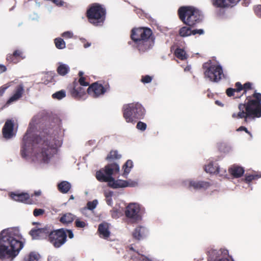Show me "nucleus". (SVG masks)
Returning <instances> with one entry per match:
<instances>
[{
    "instance_id": "f257e3e1",
    "label": "nucleus",
    "mask_w": 261,
    "mask_h": 261,
    "mask_svg": "<svg viewBox=\"0 0 261 261\" xmlns=\"http://www.w3.org/2000/svg\"><path fill=\"white\" fill-rule=\"evenodd\" d=\"M34 132H27L23 136L20 150L21 156L25 158L29 154H34L40 161L48 163L57 153V148L61 146L62 141L48 135L47 133L41 138Z\"/></svg>"
},
{
    "instance_id": "f03ea898",
    "label": "nucleus",
    "mask_w": 261,
    "mask_h": 261,
    "mask_svg": "<svg viewBox=\"0 0 261 261\" xmlns=\"http://www.w3.org/2000/svg\"><path fill=\"white\" fill-rule=\"evenodd\" d=\"M25 239L18 229H4L0 233V259H13L23 248Z\"/></svg>"
},
{
    "instance_id": "7ed1b4c3",
    "label": "nucleus",
    "mask_w": 261,
    "mask_h": 261,
    "mask_svg": "<svg viewBox=\"0 0 261 261\" xmlns=\"http://www.w3.org/2000/svg\"><path fill=\"white\" fill-rule=\"evenodd\" d=\"M253 97L256 100H251L246 105L240 104L238 112L232 114L233 118H252L261 117V94L254 93Z\"/></svg>"
},
{
    "instance_id": "20e7f679",
    "label": "nucleus",
    "mask_w": 261,
    "mask_h": 261,
    "mask_svg": "<svg viewBox=\"0 0 261 261\" xmlns=\"http://www.w3.org/2000/svg\"><path fill=\"white\" fill-rule=\"evenodd\" d=\"M151 34V30L149 29L135 28L132 31L131 38L137 44L139 49L144 51L150 47L149 37Z\"/></svg>"
},
{
    "instance_id": "39448f33",
    "label": "nucleus",
    "mask_w": 261,
    "mask_h": 261,
    "mask_svg": "<svg viewBox=\"0 0 261 261\" xmlns=\"http://www.w3.org/2000/svg\"><path fill=\"white\" fill-rule=\"evenodd\" d=\"M178 14L182 22L189 26L194 25L202 17L199 10L191 6L180 7L178 10Z\"/></svg>"
},
{
    "instance_id": "423d86ee",
    "label": "nucleus",
    "mask_w": 261,
    "mask_h": 261,
    "mask_svg": "<svg viewBox=\"0 0 261 261\" xmlns=\"http://www.w3.org/2000/svg\"><path fill=\"white\" fill-rule=\"evenodd\" d=\"M145 110L139 103H129L123 107V116L127 122L133 123L144 114Z\"/></svg>"
},
{
    "instance_id": "0eeeda50",
    "label": "nucleus",
    "mask_w": 261,
    "mask_h": 261,
    "mask_svg": "<svg viewBox=\"0 0 261 261\" xmlns=\"http://www.w3.org/2000/svg\"><path fill=\"white\" fill-rule=\"evenodd\" d=\"M119 166L116 163L108 164L96 173V178L100 182H109L113 180V175L119 172Z\"/></svg>"
},
{
    "instance_id": "6e6552de",
    "label": "nucleus",
    "mask_w": 261,
    "mask_h": 261,
    "mask_svg": "<svg viewBox=\"0 0 261 261\" xmlns=\"http://www.w3.org/2000/svg\"><path fill=\"white\" fill-rule=\"evenodd\" d=\"M87 14L89 22L95 25H98L105 20L106 11L101 6L95 4L88 10Z\"/></svg>"
},
{
    "instance_id": "1a4fd4ad",
    "label": "nucleus",
    "mask_w": 261,
    "mask_h": 261,
    "mask_svg": "<svg viewBox=\"0 0 261 261\" xmlns=\"http://www.w3.org/2000/svg\"><path fill=\"white\" fill-rule=\"evenodd\" d=\"M49 242L55 248H59L67 241V234L64 228L50 230L48 238Z\"/></svg>"
},
{
    "instance_id": "9d476101",
    "label": "nucleus",
    "mask_w": 261,
    "mask_h": 261,
    "mask_svg": "<svg viewBox=\"0 0 261 261\" xmlns=\"http://www.w3.org/2000/svg\"><path fill=\"white\" fill-rule=\"evenodd\" d=\"M204 67L206 68L204 72V77L210 81L218 82L224 76L222 68L220 65H212L207 67L204 65Z\"/></svg>"
},
{
    "instance_id": "9b49d317",
    "label": "nucleus",
    "mask_w": 261,
    "mask_h": 261,
    "mask_svg": "<svg viewBox=\"0 0 261 261\" xmlns=\"http://www.w3.org/2000/svg\"><path fill=\"white\" fill-rule=\"evenodd\" d=\"M206 254L208 256L207 261H234L229 255L228 251L226 249H210Z\"/></svg>"
},
{
    "instance_id": "f8f14e48",
    "label": "nucleus",
    "mask_w": 261,
    "mask_h": 261,
    "mask_svg": "<svg viewBox=\"0 0 261 261\" xmlns=\"http://www.w3.org/2000/svg\"><path fill=\"white\" fill-rule=\"evenodd\" d=\"M50 230V226L47 225L43 228H33L30 231L29 234L34 240L47 239L48 241Z\"/></svg>"
},
{
    "instance_id": "ddd939ff",
    "label": "nucleus",
    "mask_w": 261,
    "mask_h": 261,
    "mask_svg": "<svg viewBox=\"0 0 261 261\" xmlns=\"http://www.w3.org/2000/svg\"><path fill=\"white\" fill-rule=\"evenodd\" d=\"M140 207L139 204L137 203H130L126 207L125 214L127 218L136 222L140 219Z\"/></svg>"
},
{
    "instance_id": "4468645a",
    "label": "nucleus",
    "mask_w": 261,
    "mask_h": 261,
    "mask_svg": "<svg viewBox=\"0 0 261 261\" xmlns=\"http://www.w3.org/2000/svg\"><path fill=\"white\" fill-rule=\"evenodd\" d=\"M106 91V88L97 83L93 84L87 89L88 93L93 97H97L103 94Z\"/></svg>"
},
{
    "instance_id": "2eb2a0df",
    "label": "nucleus",
    "mask_w": 261,
    "mask_h": 261,
    "mask_svg": "<svg viewBox=\"0 0 261 261\" xmlns=\"http://www.w3.org/2000/svg\"><path fill=\"white\" fill-rule=\"evenodd\" d=\"M108 182L109 186L113 189L125 188L127 187H135L137 185V183L135 181L130 182L121 179L115 180L114 178H113V180H111Z\"/></svg>"
},
{
    "instance_id": "dca6fc26",
    "label": "nucleus",
    "mask_w": 261,
    "mask_h": 261,
    "mask_svg": "<svg viewBox=\"0 0 261 261\" xmlns=\"http://www.w3.org/2000/svg\"><path fill=\"white\" fill-rule=\"evenodd\" d=\"M240 0H211L212 5L216 8H226L233 7Z\"/></svg>"
},
{
    "instance_id": "f3484780",
    "label": "nucleus",
    "mask_w": 261,
    "mask_h": 261,
    "mask_svg": "<svg viewBox=\"0 0 261 261\" xmlns=\"http://www.w3.org/2000/svg\"><path fill=\"white\" fill-rule=\"evenodd\" d=\"M11 198L17 201L22 202L25 203L32 204L30 197L27 193H11L10 194Z\"/></svg>"
},
{
    "instance_id": "a211bd4d",
    "label": "nucleus",
    "mask_w": 261,
    "mask_h": 261,
    "mask_svg": "<svg viewBox=\"0 0 261 261\" xmlns=\"http://www.w3.org/2000/svg\"><path fill=\"white\" fill-rule=\"evenodd\" d=\"M24 89L22 85H19L16 89L14 94L8 99L7 105H10L19 99L23 93Z\"/></svg>"
},
{
    "instance_id": "6ab92c4d",
    "label": "nucleus",
    "mask_w": 261,
    "mask_h": 261,
    "mask_svg": "<svg viewBox=\"0 0 261 261\" xmlns=\"http://www.w3.org/2000/svg\"><path fill=\"white\" fill-rule=\"evenodd\" d=\"M147 233V230L143 226H138L133 232V237L137 240H140L144 238Z\"/></svg>"
},
{
    "instance_id": "aec40b11",
    "label": "nucleus",
    "mask_w": 261,
    "mask_h": 261,
    "mask_svg": "<svg viewBox=\"0 0 261 261\" xmlns=\"http://www.w3.org/2000/svg\"><path fill=\"white\" fill-rule=\"evenodd\" d=\"M98 231L101 238L103 239L108 238L110 236L109 224L107 222L100 223L98 226Z\"/></svg>"
},
{
    "instance_id": "412c9836",
    "label": "nucleus",
    "mask_w": 261,
    "mask_h": 261,
    "mask_svg": "<svg viewBox=\"0 0 261 261\" xmlns=\"http://www.w3.org/2000/svg\"><path fill=\"white\" fill-rule=\"evenodd\" d=\"M228 171L233 177L239 178L243 175L245 170L243 167L233 165L229 168Z\"/></svg>"
},
{
    "instance_id": "4be33fe9",
    "label": "nucleus",
    "mask_w": 261,
    "mask_h": 261,
    "mask_svg": "<svg viewBox=\"0 0 261 261\" xmlns=\"http://www.w3.org/2000/svg\"><path fill=\"white\" fill-rule=\"evenodd\" d=\"M211 186L209 182L205 181L191 180L189 182V187H192L195 190L206 189Z\"/></svg>"
},
{
    "instance_id": "5701e85b",
    "label": "nucleus",
    "mask_w": 261,
    "mask_h": 261,
    "mask_svg": "<svg viewBox=\"0 0 261 261\" xmlns=\"http://www.w3.org/2000/svg\"><path fill=\"white\" fill-rule=\"evenodd\" d=\"M204 170L206 172L210 174H219L223 175V174L221 173L220 169L217 164L210 163L205 166Z\"/></svg>"
},
{
    "instance_id": "b1692460",
    "label": "nucleus",
    "mask_w": 261,
    "mask_h": 261,
    "mask_svg": "<svg viewBox=\"0 0 261 261\" xmlns=\"http://www.w3.org/2000/svg\"><path fill=\"white\" fill-rule=\"evenodd\" d=\"M71 188L70 182L67 181H62L58 185V189L62 193H68Z\"/></svg>"
},
{
    "instance_id": "393cba45",
    "label": "nucleus",
    "mask_w": 261,
    "mask_h": 261,
    "mask_svg": "<svg viewBox=\"0 0 261 261\" xmlns=\"http://www.w3.org/2000/svg\"><path fill=\"white\" fill-rule=\"evenodd\" d=\"M75 216L71 213L64 214L60 219V221L64 224L71 223L75 219Z\"/></svg>"
},
{
    "instance_id": "a878e982",
    "label": "nucleus",
    "mask_w": 261,
    "mask_h": 261,
    "mask_svg": "<svg viewBox=\"0 0 261 261\" xmlns=\"http://www.w3.org/2000/svg\"><path fill=\"white\" fill-rule=\"evenodd\" d=\"M133 167V162L130 160H128L123 165L122 167V169L123 170V173L122 175L124 177H126V176L130 172L132 168Z\"/></svg>"
},
{
    "instance_id": "bb28decb",
    "label": "nucleus",
    "mask_w": 261,
    "mask_h": 261,
    "mask_svg": "<svg viewBox=\"0 0 261 261\" xmlns=\"http://www.w3.org/2000/svg\"><path fill=\"white\" fill-rule=\"evenodd\" d=\"M121 155L119 154L117 150H112L108 154L106 160L108 161L120 159Z\"/></svg>"
},
{
    "instance_id": "cd10ccee",
    "label": "nucleus",
    "mask_w": 261,
    "mask_h": 261,
    "mask_svg": "<svg viewBox=\"0 0 261 261\" xmlns=\"http://www.w3.org/2000/svg\"><path fill=\"white\" fill-rule=\"evenodd\" d=\"M69 70V68L68 66L65 64L60 63L59 66L58 67L57 71L59 74L62 75H64Z\"/></svg>"
},
{
    "instance_id": "c85d7f7f",
    "label": "nucleus",
    "mask_w": 261,
    "mask_h": 261,
    "mask_svg": "<svg viewBox=\"0 0 261 261\" xmlns=\"http://www.w3.org/2000/svg\"><path fill=\"white\" fill-rule=\"evenodd\" d=\"M39 257V254L31 252L24 258L23 261H38Z\"/></svg>"
},
{
    "instance_id": "c756f323",
    "label": "nucleus",
    "mask_w": 261,
    "mask_h": 261,
    "mask_svg": "<svg viewBox=\"0 0 261 261\" xmlns=\"http://www.w3.org/2000/svg\"><path fill=\"white\" fill-rule=\"evenodd\" d=\"M179 34L181 37H188L192 34V31L189 27H184L179 30Z\"/></svg>"
},
{
    "instance_id": "7c9ffc66",
    "label": "nucleus",
    "mask_w": 261,
    "mask_h": 261,
    "mask_svg": "<svg viewBox=\"0 0 261 261\" xmlns=\"http://www.w3.org/2000/svg\"><path fill=\"white\" fill-rule=\"evenodd\" d=\"M175 54L176 57L180 60H185L187 58L185 51L181 48H177L175 51Z\"/></svg>"
},
{
    "instance_id": "2f4dec72",
    "label": "nucleus",
    "mask_w": 261,
    "mask_h": 261,
    "mask_svg": "<svg viewBox=\"0 0 261 261\" xmlns=\"http://www.w3.org/2000/svg\"><path fill=\"white\" fill-rule=\"evenodd\" d=\"M55 43L56 47L59 49H63L65 48V42L62 38H59L55 39Z\"/></svg>"
},
{
    "instance_id": "473e14b6",
    "label": "nucleus",
    "mask_w": 261,
    "mask_h": 261,
    "mask_svg": "<svg viewBox=\"0 0 261 261\" xmlns=\"http://www.w3.org/2000/svg\"><path fill=\"white\" fill-rule=\"evenodd\" d=\"M14 127V123L11 120H7L2 130H13Z\"/></svg>"
},
{
    "instance_id": "72a5a7b5",
    "label": "nucleus",
    "mask_w": 261,
    "mask_h": 261,
    "mask_svg": "<svg viewBox=\"0 0 261 261\" xmlns=\"http://www.w3.org/2000/svg\"><path fill=\"white\" fill-rule=\"evenodd\" d=\"M260 177V176L257 174H246L245 175V180L247 183L252 181L253 180L257 179Z\"/></svg>"
},
{
    "instance_id": "f704fd0d",
    "label": "nucleus",
    "mask_w": 261,
    "mask_h": 261,
    "mask_svg": "<svg viewBox=\"0 0 261 261\" xmlns=\"http://www.w3.org/2000/svg\"><path fill=\"white\" fill-rule=\"evenodd\" d=\"M65 92L63 90L57 92L53 94V97L55 99H57L58 100L62 99L63 98L65 97Z\"/></svg>"
},
{
    "instance_id": "c9c22d12",
    "label": "nucleus",
    "mask_w": 261,
    "mask_h": 261,
    "mask_svg": "<svg viewBox=\"0 0 261 261\" xmlns=\"http://www.w3.org/2000/svg\"><path fill=\"white\" fill-rule=\"evenodd\" d=\"M38 122L39 120L38 118L34 117L32 119L29 125V128L31 130L37 128V125L38 124Z\"/></svg>"
},
{
    "instance_id": "e433bc0d",
    "label": "nucleus",
    "mask_w": 261,
    "mask_h": 261,
    "mask_svg": "<svg viewBox=\"0 0 261 261\" xmlns=\"http://www.w3.org/2000/svg\"><path fill=\"white\" fill-rule=\"evenodd\" d=\"M16 132H3V138L6 140L10 139L16 135Z\"/></svg>"
},
{
    "instance_id": "4c0bfd02",
    "label": "nucleus",
    "mask_w": 261,
    "mask_h": 261,
    "mask_svg": "<svg viewBox=\"0 0 261 261\" xmlns=\"http://www.w3.org/2000/svg\"><path fill=\"white\" fill-rule=\"evenodd\" d=\"M98 201L97 200L89 201L87 203V208L89 210H93L96 207Z\"/></svg>"
},
{
    "instance_id": "58836bf2",
    "label": "nucleus",
    "mask_w": 261,
    "mask_h": 261,
    "mask_svg": "<svg viewBox=\"0 0 261 261\" xmlns=\"http://www.w3.org/2000/svg\"><path fill=\"white\" fill-rule=\"evenodd\" d=\"M84 92V91L83 90V89L80 87L79 90L78 88L74 89L72 92V95L74 97H81Z\"/></svg>"
},
{
    "instance_id": "ea45409f",
    "label": "nucleus",
    "mask_w": 261,
    "mask_h": 261,
    "mask_svg": "<svg viewBox=\"0 0 261 261\" xmlns=\"http://www.w3.org/2000/svg\"><path fill=\"white\" fill-rule=\"evenodd\" d=\"M75 225L78 228H84L86 226L85 222L81 221L80 219H76L75 221Z\"/></svg>"
},
{
    "instance_id": "a19ab883",
    "label": "nucleus",
    "mask_w": 261,
    "mask_h": 261,
    "mask_svg": "<svg viewBox=\"0 0 261 261\" xmlns=\"http://www.w3.org/2000/svg\"><path fill=\"white\" fill-rule=\"evenodd\" d=\"M61 36L65 39H69L73 37V33L71 31H66L63 33Z\"/></svg>"
},
{
    "instance_id": "79ce46f5",
    "label": "nucleus",
    "mask_w": 261,
    "mask_h": 261,
    "mask_svg": "<svg viewBox=\"0 0 261 261\" xmlns=\"http://www.w3.org/2000/svg\"><path fill=\"white\" fill-rule=\"evenodd\" d=\"M146 127H147L146 124L143 122H141V121L138 122V123L137 124V129L141 130H145L146 129Z\"/></svg>"
},
{
    "instance_id": "37998d69",
    "label": "nucleus",
    "mask_w": 261,
    "mask_h": 261,
    "mask_svg": "<svg viewBox=\"0 0 261 261\" xmlns=\"http://www.w3.org/2000/svg\"><path fill=\"white\" fill-rule=\"evenodd\" d=\"M44 213V210L41 208H35L33 211V215L37 217L43 215Z\"/></svg>"
},
{
    "instance_id": "c03bdc74",
    "label": "nucleus",
    "mask_w": 261,
    "mask_h": 261,
    "mask_svg": "<svg viewBox=\"0 0 261 261\" xmlns=\"http://www.w3.org/2000/svg\"><path fill=\"white\" fill-rule=\"evenodd\" d=\"M11 86L10 83L7 84L0 88V96H2L6 90Z\"/></svg>"
},
{
    "instance_id": "a18cd8bd",
    "label": "nucleus",
    "mask_w": 261,
    "mask_h": 261,
    "mask_svg": "<svg viewBox=\"0 0 261 261\" xmlns=\"http://www.w3.org/2000/svg\"><path fill=\"white\" fill-rule=\"evenodd\" d=\"M151 80H152L151 77L149 75H146L145 76H143V77H142V78L141 79V81L143 83H149L151 82Z\"/></svg>"
},
{
    "instance_id": "49530a36",
    "label": "nucleus",
    "mask_w": 261,
    "mask_h": 261,
    "mask_svg": "<svg viewBox=\"0 0 261 261\" xmlns=\"http://www.w3.org/2000/svg\"><path fill=\"white\" fill-rule=\"evenodd\" d=\"M235 89L228 88L226 90V94L228 96H231L234 92H236Z\"/></svg>"
},
{
    "instance_id": "de8ad7c7",
    "label": "nucleus",
    "mask_w": 261,
    "mask_h": 261,
    "mask_svg": "<svg viewBox=\"0 0 261 261\" xmlns=\"http://www.w3.org/2000/svg\"><path fill=\"white\" fill-rule=\"evenodd\" d=\"M256 14L261 17V5L257 6L255 9Z\"/></svg>"
},
{
    "instance_id": "09e8293b",
    "label": "nucleus",
    "mask_w": 261,
    "mask_h": 261,
    "mask_svg": "<svg viewBox=\"0 0 261 261\" xmlns=\"http://www.w3.org/2000/svg\"><path fill=\"white\" fill-rule=\"evenodd\" d=\"M236 87L237 88V89H236V91L237 92H239L243 89V86L241 85V84L239 82L236 83Z\"/></svg>"
},
{
    "instance_id": "8fccbe9b",
    "label": "nucleus",
    "mask_w": 261,
    "mask_h": 261,
    "mask_svg": "<svg viewBox=\"0 0 261 261\" xmlns=\"http://www.w3.org/2000/svg\"><path fill=\"white\" fill-rule=\"evenodd\" d=\"M65 230H66V233L67 234V236L68 235V237L70 238V239H72L73 238V233L72 231L71 230H69V229H65Z\"/></svg>"
},
{
    "instance_id": "3c124183",
    "label": "nucleus",
    "mask_w": 261,
    "mask_h": 261,
    "mask_svg": "<svg viewBox=\"0 0 261 261\" xmlns=\"http://www.w3.org/2000/svg\"><path fill=\"white\" fill-rule=\"evenodd\" d=\"M79 82L82 86H87L88 85V84L85 81V79L83 77H80Z\"/></svg>"
},
{
    "instance_id": "603ef678",
    "label": "nucleus",
    "mask_w": 261,
    "mask_h": 261,
    "mask_svg": "<svg viewBox=\"0 0 261 261\" xmlns=\"http://www.w3.org/2000/svg\"><path fill=\"white\" fill-rule=\"evenodd\" d=\"M139 255L140 256V260L141 261H151L150 259L143 255L139 254Z\"/></svg>"
},
{
    "instance_id": "864d4df0",
    "label": "nucleus",
    "mask_w": 261,
    "mask_h": 261,
    "mask_svg": "<svg viewBox=\"0 0 261 261\" xmlns=\"http://www.w3.org/2000/svg\"><path fill=\"white\" fill-rule=\"evenodd\" d=\"M204 33V31L202 29H199V30H194L192 31V34L195 35L196 34H199L200 35L203 34Z\"/></svg>"
},
{
    "instance_id": "5fc2aeb1",
    "label": "nucleus",
    "mask_w": 261,
    "mask_h": 261,
    "mask_svg": "<svg viewBox=\"0 0 261 261\" xmlns=\"http://www.w3.org/2000/svg\"><path fill=\"white\" fill-rule=\"evenodd\" d=\"M251 84L250 83H246L244 85L243 89L246 91L247 90L250 89L251 88Z\"/></svg>"
},
{
    "instance_id": "6e6d98bb",
    "label": "nucleus",
    "mask_w": 261,
    "mask_h": 261,
    "mask_svg": "<svg viewBox=\"0 0 261 261\" xmlns=\"http://www.w3.org/2000/svg\"><path fill=\"white\" fill-rule=\"evenodd\" d=\"M222 146H224L225 147V148H226L225 145L224 144H223V143H220V144H218L219 149L221 151H225V149L224 148H221V147Z\"/></svg>"
},
{
    "instance_id": "4d7b16f0",
    "label": "nucleus",
    "mask_w": 261,
    "mask_h": 261,
    "mask_svg": "<svg viewBox=\"0 0 261 261\" xmlns=\"http://www.w3.org/2000/svg\"><path fill=\"white\" fill-rule=\"evenodd\" d=\"M21 54H22V53L20 50H16L14 53L13 56H15V57L20 56Z\"/></svg>"
},
{
    "instance_id": "13d9d810",
    "label": "nucleus",
    "mask_w": 261,
    "mask_h": 261,
    "mask_svg": "<svg viewBox=\"0 0 261 261\" xmlns=\"http://www.w3.org/2000/svg\"><path fill=\"white\" fill-rule=\"evenodd\" d=\"M6 70V67L3 65H0V73L4 72Z\"/></svg>"
},
{
    "instance_id": "bf43d9fd",
    "label": "nucleus",
    "mask_w": 261,
    "mask_h": 261,
    "mask_svg": "<svg viewBox=\"0 0 261 261\" xmlns=\"http://www.w3.org/2000/svg\"><path fill=\"white\" fill-rule=\"evenodd\" d=\"M14 56L13 55H10V56H8L7 58V60L8 61H10V62H12L13 61V58L14 57Z\"/></svg>"
},
{
    "instance_id": "052dcab7",
    "label": "nucleus",
    "mask_w": 261,
    "mask_h": 261,
    "mask_svg": "<svg viewBox=\"0 0 261 261\" xmlns=\"http://www.w3.org/2000/svg\"><path fill=\"white\" fill-rule=\"evenodd\" d=\"M191 67L189 65H188L185 68H184V71L185 72H187V71H190L191 70Z\"/></svg>"
},
{
    "instance_id": "680f3d73",
    "label": "nucleus",
    "mask_w": 261,
    "mask_h": 261,
    "mask_svg": "<svg viewBox=\"0 0 261 261\" xmlns=\"http://www.w3.org/2000/svg\"><path fill=\"white\" fill-rule=\"evenodd\" d=\"M237 130H247V128L245 127L244 126H241L239 128L237 129Z\"/></svg>"
},
{
    "instance_id": "e2e57ef3",
    "label": "nucleus",
    "mask_w": 261,
    "mask_h": 261,
    "mask_svg": "<svg viewBox=\"0 0 261 261\" xmlns=\"http://www.w3.org/2000/svg\"><path fill=\"white\" fill-rule=\"evenodd\" d=\"M90 45H91L90 43L86 42V43H84V47L85 48H87V47H89V46H90Z\"/></svg>"
},
{
    "instance_id": "0e129e2a",
    "label": "nucleus",
    "mask_w": 261,
    "mask_h": 261,
    "mask_svg": "<svg viewBox=\"0 0 261 261\" xmlns=\"http://www.w3.org/2000/svg\"><path fill=\"white\" fill-rule=\"evenodd\" d=\"M41 192L40 191H36L34 193V195L35 196H40L41 195Z\"/></svg>"
},
{
    "instance_id": "69168bd1",
    "label": "nucleus",
    "mask_w": 261,
    "mask_h": 261,
    "mask_svg": "<svg viewBox=\"0 0 261 261\" xmlns=\"http://www.w3.org/2000/svg\"><path fill=\"white\" fill-rule=\"evenodd\" d=\"M36 5L38 6V7H40V3L38 2H36Z\"/></svg>"
},
{
    "instance_id": "338daca9",
    "label": "nucleus",
    "mask_w": 261,
    "mask_h": 261,
    "mask_svg": "<svg viewBox=\"0 0 261 261\" xmlns=\"http://www.w3.org/2000/svg\"><path fill=\"white\" fill-rule=\"evenodd\" d=\"M83 73L82 72H79V75L80 76H81L82 75H83Z\"/></svg>"
},
{
    "instance_id": "774afa93",
    "label": "nucleus",
    "mask_w": 261,
    "mask_h": 261,
    "mask_svg": "<svg viewBox=\"0 0 261 261\" xmlns=\"http://www.w3.org/2000/svg\"><path fill=\"white\" fill-rule=\"evenodd\" d=\"M70 199H74V197L73 196V195H71Z\"/></svg>"
}]
</instances>
